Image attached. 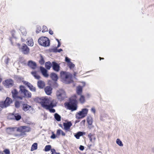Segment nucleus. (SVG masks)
<instances>
[{
  "label": "nucleus",
  "mask_w": 154,
  "mask_h": 154,
  "mask_svg": "<svg viewBox=\"0 0 154 154\" xmlns=\"http://www.w3.org/2000/svg\"><path fill=\"white\" fill-rule=\"evenodd\" d=\"M5 86L7 88L12 87L13 85V82L11 79H8L6 80L4 83Z\"/></svg>",
  "instance_id": "obj_10"
},
{
  "label": "nucleus",
  "mask_w": 154,
  "mask_h": 154,
  "mask_svg": "<svg viewBox=\"0 0 154 154\" xmlns=\"http://www.w3.org/2000/svg\"><path fill=\"white\" fill-rule=\"evenodd\" d=\"M56 96L57 98L60 100H63L66 97V93L64 90L60 89L56 92Z\"/></svg>",
  "instance_id": "obj_6"
},
{
  "label": "nucleus",
  "mask_w": 154,
  "mask_h": 154,
  "mask_svg": "<svg viewBox=\"0 0 154 154\" xmlns=\"http://www.w3.org/2000/svg\"><path fill=\"white\" fill-rule=\"evenodd\" d=\"M82 88L81 87L79 86L77 88V93L79 95H81L82 93Z\"/></svg>",
  "instance_id": "obj_32"
},
{
  "label": "nucleus",
  "mask_w": 154,
  "mask_h": 154,
  "mask_svg": "<svg viewBox=\"0 0 154 154\" xmlns=\"http://www.w3.org/2000/svg\"><path fill=\"white\" fill-rule=\"evenodd\" d=\"M38 43L41 45L47 47L49 46L50 42L49 39L45 37H42L38 40Z\"/></svg>",
  "instance_id": "obj_5"
},
{
  "label": "nucleus",
  "mask_w": 154,
  "mask_h": 154,
  "mask_svg": "<svg viewBox=\"0 0 154 154\" xmlns=\"http://www.w3.org/2000/svg\"><path fill=\"white\" fill-rule=\"evenodd\" d=\"M28 88L30 90L32 91L35 92L36 91L35 87L33 86L31 84H30V85H29Z\"/></svg>",
  "instance_id": "obj_34"
},
{
  "label": "nucleus",
  "mask_w": 154,
  "mask_h": 154,
  "mask_svg": "<svg viewBox=\"0 0 154 154\" xmlns=\"http://www.w3.org/2000/svg\"><path fill=\"white\" fill-rule=\"evenodd\" d=\"M88 109L86 108L82 109L81 111L77 113L76 115V118L77 119L83 118L85 117L87 115Z\"/></svg>",
  "instance_id": "obj_8"
},
{
  "label": "nucleus",
  "mask_w": 154,
  "mask_h": 154,
  "mask_svg": "<svg viewBox=\"0 0 154 154\" xmlns=\"http://www.w3.org/2000/svg\"><path fill=\"white\" fill-rule=\"evenodd\" d=\"M91 111L93 112L94 114H95L96 112V110L94 107H92L91 109Z\"/></svg>",
  "instance_id": "obj_45"
},
{
  "label": "nucleus",
  "mask_w": 154,
  "mask_h": 154,
  "mask_svg": "<svg viewBox=\"0 0 154 154\" xmlns=\"http://www.w3.org/2000/svg\"><path fill=\"white\" fill-rule=\"evenodd\" d=\"M77 101L75 100L70 99L69 102L65 103V105L68 109L73 111L76 110L77 109Z\"/></svg>",
  "instance_id": "obj_4"
},
{
  "label": "nucleus",
  "mask_w": 154,
  "mask_h": 154,
  "mask_svg": "<svg viewBox=\"0 0 154 154\" xmlns=\"http://www.w3.org/2000/svg\"><path fill=\"white\" fill-rule=\"evenodd\" d=\"M23 82L24 84L26 85H27L28 87H29V85H30V84H31L30 83H29L26 81H23Z\"/></svg>",
  "instance_id": "obj_41"
},
{
  "label": "nucleus",
  "mask_w": 154,
  "mask_h": 154,
  "mask_svg": "<svg viewBox=\"0 0 154 154\" xmlns=\"http://www.w3.org/2000/svg\"><path fill=\"white\" fill-rule=\"evenodd\" d=\"M21 50L23 54H28L29 53V48L25 44H24L23 46H22L21 47Z\"/></svg>",
  "instance_id": "obj_12"
},
{
  "label": "nucleus",
  "mask_w": 154,
  "mask_h": 154,
  "mask_svg": "<svg viewBox=\"0 0 154 154\" xmlns=\"http://www.w3.org/2000/svg\"><path fill=\"white\" fill-rule=\"evenodd\" d=\"M32 109L31 106L26 104H23V109L25 111H27Z\"/></svg>",
  "instance_id": "obj_22"
},
{
  "label": "nucleus",
  "mask_w": 154,
  "mask_h": 154,
  "mask_svg": "<svg viewBox=\"0 0 154 154\" xmlns=\"http://www.w3.org/2000/svg\"><path fill=\"white\" fill-rule=\"evenodd\" d=\"M0 154H2V153H0Z\"/></svg>",
  "instance_id": "obj_63"
},
{
  "label": "nucleus",
  "mask_w": 154,
  "mask_h": 154,
  "mask_svg": "<svg viewBox=\"0 0 154 154\" xmlns=\"http://www.w3.org/2000/svg\"><path fill=\"white\" fill-rule=\"evenodd\" d=\"M99 58H100V60L101 59V57H100Z\"/></svg>",
  "instance_id": "obj_60"
},
{
  "label": "nucleus",
  "mask_w": 154,
  "mask_h": 154,
  "mask_svg": "<svg viewBox=\"0 0 154 154\" xmlns=\"http://www.w3.org/2000/svg\"><path fill=\"white\" fill-rule=\"evenodd\" d=\"M51 137L53 139H54L56 138V136L54 134H53L51 136Z\"/></svg>",
  "instance_id": "obj_51"
},
{
  "label": "nucleus",
  "mask_w": 154,
  "mask_h": 154,
  "mask_svg": "<svg viewBox=\"0 0 154 154\" xmlns=\"http://www.w3.org/2000/svg\"><path fill=\"white\" fill-rule=\"evenodd\" d=\"M38 86L40 89L43 88L45 86V82L41 80H39L38 82Z\"/></svg>",
  "instance_id": "obj_19"
},
{
  "label": "nucleus",
  "mask_w": 154,
  "mask_h": 154,
  "mask_svg": "<svg viewBox=\"0 0 154 154\" xmlns=\"http://www.w3.org/2000/svg\"><path fill=\"white\" fill-rule=\"evenodd\" d=\"M116 143L120 146H122L123 145L122 142L119 139H117Z\"/></svg>",
  "instance_id": "obj_33"
},
{
  "label": "nucleus",
  "mask_w": 154,
  "mask_h": 154,
  "mask_svg": "<svg viewBox=\"0 0 154 154\" xmlns=\"http://www.w3.org/2000/svg\"><path fill=\"white\" fill-rule=\"evenodd\" d=\"M54 118L57 121H60L61 120V116L57 113H56L54 115Z\"/></svg>",
  "instance_id": "obj_28"
},
{
  "label": "nucleus",
  "mask_w": 154,
  "mask_h": 154,
  "mask_svg": "<svg viewBox=\"0 0 154 154\" xmlns=\"http://www.w3.org/2000/svg\"><path fill=\"white\" fill-rule=\"evenodd\" d=\"M79 148L81 150L83 151L84 149V147L83 146L81 145Z\"/></svg>",
  "instance_id": "obj_47"
},
{
  "label": "nucleus",
  "mask_w": 154,
  "mask_h": 154,
  "mask_svg": "<svg viewBox=\"0 0 154 154\" xmlns=\"http://www.w3.org/2000/svg\"><path fill=\"white\" fill-rule=\"evenodd\" d=\"M32 75L35 77V78L37 79H40V77L39 75L37 74L36 72L34 71L31 72Z\"/></svg>",
  "instance_id": "obj_29"
},
{
  "label": "nucleus",
  "mask_w": 154,
  "mask_h": 154,
  "mask_svg": "<svg viewBox=\"0 0 154 154\" xmlns=\"http://www.w3.org/2000/svg\"><path fill=\"white\" fill-rule=\"evenodd\" d=\"M153 152H154V149L153 150Z\"/></svg>",
  "instance_id": "obj_62"
},
{
  "label": "nucleus",
  "mask_w": 154,
  "mask_h": 154,
  "mask_svg": "<svg viewBox=\"0 0 154 154\" xmlns=\"http://www.w3.org/2000/svg\"><path fill=\"white\" fill-rule=\"evenodd\" d=\"M37 148V144L36 143H33L32 145L31 151H33L35 150H36Z\"/></svg>",
  "instance_id": "obj_30"
},
{
  "label": "nucleus",
  "mask_w": 154,
  "mask_h": 154,
  "mask_svg": "<svg viewBox=\"0 0 154 154\" xmlns=\"http://www.w3.org/2000/svg\"><path fill=\"white\" fill-rule=\"evenodd\" d=\"M49 33H50V34L51 35H53V32L51 30V29H49Z\"/></svg>",
  "instance_id": "obj_52"
},
{
  "label": "nucleus",
  "mask_w": 154,
  "mask_h": 154,
  "mask_svg": "<svg viewBox=\"0 0 154 154\" xmlns=\"http://www.w3.org/2000/svg\"><path fill=\"white\" fill-rule=\"evenodd\" d=\"M9 118L11 119H16L18 121L21 118V116L20 115L17 114H12L9 116Z\"/></svg>",
  "instance_id": "obj_11"
},
{
  "label": "nucleus",
  "mask_w": 154,
  "mask_h": 154,
  "mask_svg": "<svg viewBox=\"0 0 154 154\" xmlns=\"http://www.w3.org/2000/svg\"><path fill=\"white\" fill-rule=\"evenodd\" d=\"M22 40L23 42L25 40L24 39H23L22 38Z\"/></svg>",
  "instance_id": "obj_58"
},
{
  "label": "nucleus",
  "mask_w": 154,
  "mask_h": 154,
  "mask_svg": "<svg viewBox=\"0 0 154 154\" xmlns=\"http://www.w3.org/2000/svg\"><path fill=\"white\" fill-rule=\"evenodd\" d=\"M60 74L61 78L64 83L69 84L72 82V75L69 73L62 71L60 72Z\"/></svg>",
  "instance_id": "obj_2"
},
{
  "label": "nucleus",
  "mask_w": 154,
  "mask_h": 154,
  "mask_svg": "<svg viewBox=\"0 0 154 154\" xmlns=\"http://www.w3.org/2000/svg\"><path fill=\"white\" fill-rule=\"evenodd\" d=\"M15 106L17 108H19L20 106V103L17 101H16L15 103Z\"/></svg>",
  "instance_id": "obj_40"
},
{
  "label": "nucleus",
  "mask_w": 154,
  "mask_h": 154,
  "mask_svg": "<svg viewBox=\"0 0 154 154\" xmlns=\"http://www.w3.org/2000/svg\"><path fill=\"white\" fill-rule=\"evenodd\" d=\"M51 151L52 152V154H54L56 152L55 149H51Z\"/></svg>",
  "instance_id": "obj_49"
},
{
  "label": "nucleus",
  "mask_w": 154,
  "mask_h": 154,
  "mask_svg": "<svg viewBox=\"0 0 154 154\" xmlns=\"http://www.w3.org/2000/svg\"><path fill=\"white\" fill-rule=\"evenodd\" d=\"M61 134H62V135H63V136H65V134L63 131L61 130Z\"/></svg>",
  "instance_id": "obj_54"
},
{
  "label": "nucleus",
  "mask_w": 154,
  "mask_h": 154,
  "mask_svg": "<svg viewBox=\"0 0 154 154\" xmlns=\"http://www.w3.org/2000/svg\"><path fill=\"white\" fill-rule=\"evenodd\" d=\"M48 30L47 28V27L45 26H43V30L42 31V32H45L48 31Z\"/></svg>",
  "instance_id": "obj_39"
},
{
  "label": "nucleus",
  "mask_w": 154,
  "mask_h": 154,
  "mask_svg": "<svg viewBox=\"0 0 154 154\" xmlns=\"http://www.w3.org/2000/svg\"><path fill=\"white\" fill-rule=\"evenodd\" d=\"M2 81V79L0 77V83Z\"/></svg>",
  "instance_id": "obj_59"
},
{
  "label": "nucleus",
  "mask_w": 154,
  "mask_h": 154,
  "mask_svg": "<svg viewBox=\"0 0 154 154\" xmlns=\"http://www.w3.org/2000/svg\"><path fill=\"white\" fill-rule=\"evenodd\" d=\"M101 59H104V58H101Z\"/></svg>",
  "instance_id": "obj_61"
},
{
  "label": "nucleus",
  "mask_w": 154,
  "mask_h": 154,
  "mask_svg": "<svg viewBox=\"0 0 154 154\" xmlns=\"http://www.w3.org/2000/svg\"><path fill=\"white\" fill-rule=\"evenodd\" d=\"M12 95L13 97L16 100H21L23 99V97L22 96H18V94H14V95Z\"/></svg>",
  "instance_id": "obj_23"
},
{
  "label": "nucleus",
  "mask_w": 154,
  "mask_h": 154,
  "mask_svg": "<svg viewBox=\"0 0 154 154\" xmlns=\"http://www.w3.org/2000/svg\"><path fill=\"white\" fill-rule=\"evenodd\" d=\"M11 93L12 95H14V94H18V92L16 89H14L13 91H12Z\"/></svg>",
  "instance_id": "obj_42"
},
{
  "label": "nucleus",
  "mask_w": 154,
  "mask_h": 154,
  "mask_svg": "<svg viewBox=\"0 0 154 154\" xmlns=\"http://www.w3.org/2000/svg\"><path fill=\"white\" fill-rule=\"evenodd\" d=\"M39 100V102L43 108L49 110L51 112H55V110L53 108L56 106L57 103L54 100L50 101L48 98L46 97H42Z\"/></svg>",
  "instance_id": "obj_1"
},
{
  "label": "nucleus",
  "mask_w": 154,
  "mask_h": 154,
  "mask_svg": "<svg viewBox=\"0 0 154 154\" xmlns=\"http://www.w3.org/2000/svg\"><path fill=\"white\" fill-rule=\"evenodd\" d=\"M12 102L11 98L7 97L5 101L0 102V107L2 108H5L9 106Z\"/></svg>",
  "instance_id": "obj_7"
},
{
  "label": "nucleus",
  "mask_w": 154,
  "mask_h": 154,
  "mask_svg": "<svg viewBox=\"0 0 154 154\" xmlns=\"http://www.w3.org/2000/svg\"><path fill=\"white\" fill-rule=\"evenodd\" d=\"M9 59L8 58L6 60V61H5V63L6 64H7L8 63V62L9 61Z\"/></svg>",
  "instance_id": "obj_53"
},
{
  "label": "nucleus",
  "mask_w": 154,
  "mask_h": 154,
  "mask_svg": "<svg viewBox=\"0 0 154 154\" xmlns=\"http://www.w3.org/2000/svg\"><path fill=\"white\" fill-rule=\"evenodd\" d=\"M50 76L51 79L54 81H56L58 79V77L57 75L54 73H51Z\"/></svg>",
  "instance_id": "obj_21"
},
{
  "label": "nucleus",
  "mask_w": 154,
  "mask_h": 154,
  "mask_svg": "<svg viewBox=\"0 0 154 154\" xmlns=\"http://www.w3.org/2000/svg\"><path fill=\"white\" fill-rule=\"evenodd\" d=\"M16 131L20 133L19 134H15L14 136L18 137L23 136L26 134V133L30 131L29 127L26 126H20L17 128Z\"/></svg>",
  "instance_id": "obj_3"
},
{
  "label": "nucleus",
  "mask_w": 154,
  "mask_h": 154,
  "mask_svg": "<svg viewBox=\"0 0 154 154\" xmlns=\"http://www.w3.org/2000/svg\"><path fill=\"white\" fill-rule=\"evenodd\" d=\"M85 101V98L83 96L81 95L80 97V101L81 103H83Z\"/></svg>",
  "instance_id": "obj_38"
},
{
  "label": "nucleus",
  "mask_w": 154,
  "mask_h": 154,
  "mask_svg": "<svg viewBox=\"0 0 154 154\" xmlns=\"http://www.w3.org/2000/svg\"><path fill=\"white\" fill-rule=\"evenodd\" d=\"M84 134H85V133L79 131L75 134L74 136L77 139H79V138L80 137L83 135Z\"/></svg>",
  "instance_id": "obj_26"
},
{
  "label": "nucleus",
  "mask_w": 154,
  "mask_h": 154,
  "mask_svg": "<svg viewBox=\"0 0 154 154\" xmlns=\"http://www.w3.org/2000/svg\"><path fill=\"white\" fill-rule=\"evenodd\" d=\"M82 122L83 123H85V120H82Z\"/></svg>",
  "instance_id": "obj_56"
},
{
  "label": "nucleus",
  "mask_w": 154,
  "mask_h": 154,
  "mask_svg": "<svg viewBox=\"0 0 154 154\" xmlns=\"http://www.w3.org/2000/svg\"><path fill=\"white\" fill-rule=\"evenodd\" d=\"M60 46V42H59L58 43V44L57 47V48H58Z\"/></svg>",
  "instance_id": "obj_55"
},
{
  "label": "nucleus",
  "mask_w": 154,
  "mask_h": 154,
  "mask_svg": "<svg viewBox=\"0 0 154 154\" xmlns=\"http://www.w3.org/2000/svg\"><path fill=\"white\" fill-rule=\"evenodd\" d=\"M40 59L39 60V63L41 65H43L45 63V61L44 60V58L43 56L41 54H40Z\"/></svg>",
  "instance_id": "obj_31"
},
{
  "label": "nucleus",
  "mask_w": 154,
  "mask_h": 154,
  "mask_svg": "<svg viewBox=\"0 0 154 154\" xmlns=\"http://www.w3.org/2000/svg\"><path fill=\"white\" fill-rule=\"evenodd\" d=\"M38 30H36V32L37 33H38L39 32L41 31V28L40 27H38Z\"/></svg>",
  "instance_id": "obj_50"
},
{
  "label": "nucleus",
  "mask_w": 154,
  "mask_h": 154,
  "mask_svg": "<svg viewBox=\"0 0 154 154\" xmlns=\"http://www.w3.org/2000/svg\"><path fill=\"white\" fill-rule=\"evenodd\" d=\"M20 90L21 91V93L23 94L24 96L23 97L31 98V93L25 88V87L23 86H20Z\"/></svg>",
  "instance_id": "obj_9"
},
{
  "label": "nucleus",
  "mask_w": 154,
  "mask_h": 154,
  "mask_svg": "<svg viewBox=\"0 0 154 154\" xmlns=\"http://www.w3.org/2000/svg\"><path fill=\"white\" fill-rule=\"evenodd\" d=\"M54 50H56V51H54L58 52H60L61 51H63L62 49H60L59 50L54 49Z\"/></svg>",
  "instance_id": "obj_48"
},
{
  "label": "nucleus",
  "mask_w": 154,
  "mask_h": 154,
  "mask_svg": "<svg viewBox=\"0 0 154 154\" xmlns=\"http://www.w3.org/2000/svg\"><path fill=\"white\" fill-rule=\"evenodd\" d=\"M70 61V59L69 58L67 57H65V61H66V62L68 63H69V62H71Z\"/></svg>",
  "instance_id": "obj_44"
},
{
  "label": "nucleus",
  "mask_w": 154,
  "mask_h": 154,
  "mask_svg": "<svg viewBox=\"0 0 154 154\" xmlns=\"http://www.w3.org/2000/svg\"><path fill=\"white\" fill-rule=\"evenodd\" d=\"M91 146V145H90V146Z\"/></svg>",
  "instance_id": "obj_64"
},
{
  "label": "nucleus",
  "mask_w": 154,
  "mask_h": 154,
  "mask_svg": "<svg viewBox=\"0 0 154 154\" xmlns=\"http://www.w3.org/2000/svg\"><path fill=\"white\" fill-rule=\"evenodd\" d=\"M87 122L88 124L90 125H92L93 122L92 118L91 116H88L87 118Z\"/></svg>",
  "instance_id": "obj_27"
},
{
  "label": "nucleus",
  "mask_w": 154,
  "mask_h": 154,
  "mask_svg": "<svg viewBox=\"0 0 154 154\" xmlns=\"http://www.w3.org/2000/svg\"><path fill=\"white\" fill-rule=\"evenodd\" d=\"M17 128L15 127L14 128H7L6 130L7 132L9 134H12L15 131H16V129Z\"/></svg>",
  "instance_id": "obj_20"
},
{
  "label": "nucleus",
  "mask_w": 154,
  "mask_h": 154,
  "mask_svg": "<svg viewBox=\"0 0 154 154\" xmlns=\"http://www.w3.org/2000/svg\"><path fill=\"white\" fill-rule=\"evenodd\" d=\"M56 40L57 41V42H58V43L59 42H60L59 40L57 39H56Z\"/></svg>",
  "instance_id": "obj_57"
},
{
  "label": "nucleus",
  "mask_w": 154,
  "mask_h": 154,
  "mask_svg": "<svg viewBox=\"0 0 154 154\" xmlns=\"http://www.w3.org/2000/svg\"><path fill=\"white\" fill-rule=\"evenodd\" d=\"M88 137L89 138L90 142L94 144L96 140V137L94 135L90 133L88 134Z\"/></svg>",
  "instance_id": "obj_16"
},
{
  "label": "nucleus",
  "mask_w": 154,
  "mask_h": 154,
  "mask_svg": "<svg viewBox=\"0 0 154 154\" xmlns=\"http://www.w3.org/2000/svg\"><path fill=\"white\" fill-rule=\"evenodd\" d=\"M51 148V146L50 145H46L45 147L44 150L45 151L47 152L49 151Z\"/></svg>",
  "instance_id": "obj_35"
},
{
  "label": "nucleus",
  "mask_w": 154,
  "mask_h": 154,
  "mask_svg": "<svg viewBox=\"0 0 154 154\" xmlns=\"http://www.w3.org/2000/svg\"><path fill=\"white\" fill-rule=\"evenodd\" d=\"M27 41L26 42L27 44L29 46H32L34 43L32 38H29L27 39Z\"/></svg>",
  "instance_id": "obj_24"
},
{
  "label": "nucleus",
  "mask_w": 154,
  "mask_h": 154,
  "mask_svg": "<svg viewBox=\"0 0 154 154\" xmlns=\"http://www.w3.org/2000/svg\"><path fill=\"white\" fill-rule=\"evenodd\" d=\"M72 125V124L70 122H68L67 123H63V127L64 129L66 131H69V130Z\"/></svg>",
  "instance_id": "obj_17"
},
{
  "label": "nucleus",
  "mask_w": 154,
  "mask_h": 154,
  "mask_svg": "<svg viewBox=\"0 0 154 154\" xmlns=\"http://www.w3.org/2000/svg\"><path fill=\"white\" fill-rule=\"evenodd\" d=\"M61 130L60 129L58 130L57 131V134L58 135H60V133H61Z\"/></svg>",
  "instance_id": "obj_46"
},
{
  "label": "nucleus",
  "mask_w": 154,
  "mask_h": 154,
  "mask_svg": "<svg viewBox=\"0 0 154 154\" xmlns=\"http://www.w3.org/2000/svg\"><path fill=\"white\" fill-rule=\"evenodd\" d=\"M68 65L70 69H73L75 66V65L71 62L68 63Z\"/></svg>",
  "instance_id": "obj_37"
},
{
  "label": "nucleus",
  "mask_w": 154,
  "mask_h": 154,
  "mask_svg": "<svg viewBox=\"0 0 154 154\" xmlns=\"http://www.w3.org/2000/svg\"><path fill=\"white\" fill-rule=\"evenodd\" d=\"M52 88L50 86H47L45 88V93L48 95H50L52 93Z\"/></svg>",
  "instance_id": "obj_18"
},
{
  "label": "nucleus",
  "mask_w": 154,
  "mask_h": 154,
  "mask_svg": "<svg viewBox=\"0 0 154 154\" xmlns=\"http://www.w3.org/2000/svg\"><path fill=\"white\" fill-rule=\"evenodd\" d=\"M20 31L21 32L22 35L25 36L26 33L25 29L21 28L20 29Z\"/></svg>",
  "instance_id": "obj_36"
},
{
  "label": "nucleus",
  "mask_w": 154,
  "mask_h": 154,
  "mask_svg": "<svg viewBox=\"0 0 154 154\" xmlns=\"http://www.w3.org/2000/svg\"><path fill=\"white\" fill-rule=\"evenodd\" d=\"M51 66L52 64L50 61L46 62L45 64V66L48 69H50Z\"/></svg>",
  "instance_id": "obj_25"
},
{
  "label": "nucleus",
  "mask_w": 154,
  "mask_h": 154,
  "mask_svg": "<svg viewBox=\"0 0 154 154\" xmlns=\"http://www.w3.org/2000/svg\"><path fill=\"white\" fill-rule=\"evenodd\" d=\"M28 65L33 69H35L37 66L36 63L32 60H29L28 61Z\"/></svg>",
  "instance_id": "obj_14"
},
{
  "label": "nucleus",
  "mask_w": 154,
  "mask_h": 154,
  "mask_svg": "<svg viewBox=\"0 0 154 154\" xmlns=\"http://www.w3.org/2000/svg\"><path fill=\"white\" fill-rule=\"evenodd\" d=\"M40 70L42 74L45 77L47 78L48 77L49 75L47 73V71L43 67L41 66Z\"/></svg>",
  "instance_id": "obj_13"
},
{
  "label": "nucleus",
  "mask_w": 154,
  "mask_h": 154,
  "mask_svg": "<svg viewBox=\"0 0 154 154\" xmlns=\"http://www.w3.org/2000/svg\"><path fill=\"white\" fill-rule=\"evenodd\" d=\"M52 68L55 71L58 72L60 69V66L59 64L55 62H52Z\"/></svg>",
  "instance_id": "obj_15"
},
{
  "label": "nucleus",
  "mask_w": 154,
  "mask_h": 154,
  "mask_svg": "<svg viewBox=\"0 0 154 154\" xmlns=\"http://www.w3.org/2000/svg\"><path fill=\"white\" fill-rule=\"evenodd\" d=\"M4 152L5 154H10V151L8 149H5L4 150Z\"/></svg>",
  "instance_id": "obj_43"
}]
</instances>
